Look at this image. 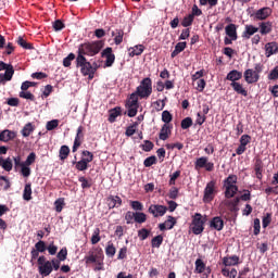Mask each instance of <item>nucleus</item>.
<instances>
[{"instance_id": "nucleus-30", "label": "nucleus", "mask_w": 278, "mask_h": 278, "mask_svg": "<svg viewBox=\"0 0 278 278\" xmlns=\"http://www.w3.org/2000/svg\"><path fill=\"white\" fill-rule=\"evenodd\" d=\"M111 36H114V42L115 45H122L123 43V37L125 36V31L123 29H116L111 33Z\"/></svg>"}, {"instance_id": "nucleus-20", "label": "nucleus", "mask_w": 278, "mask_h": 278, "mask_svg": "<svg viewBox=\"0 0 278 278\" xmlns=\"http://www.w3.org/2000/svg\"><path fill=\"white\" fill-rule=\"evenodd\" d=\"M175 225H177V219H175V217H173V216H168L167 220H165V223H162L159 225V229L161 231H165V229H173V227H175Z\"/></svg>"}, {"instance_id": "nucleus-9", "label": "nucleus", "mask_w": 278, "mask_h": 278, "mask_svg": "<svg viewBox=\"0 0 278 278\" xmlns=\"http://www.w3.org/2000/svg\"><path fill=\"white\" fill-rule=\"evenodd\" d=\"M148 212L149 214H152L154 218H160V216H164V214L168 212V207L162 204H151Z\"/></svg>"}, {"instance_id": "nucleus-36", "label": "nucleus", "mask_w": 278, "mask_h": 278, "mask_svg": "<svg viewBox=\"0 0 278 278\" xmlns=\"http://www.w3.org/2000/svg\"><path fill=\"white\" fill-rule=\"evenodd\" d=\"M105 254L108 257H114L116 255V247L112 241H109L105 248Z\"/></svg>"}, {"instance_id": "nucleus-10", "label": "nucleus", "mask_w": 278, "mask_h": 278, "mask_svg": "<svg viewBox=\"0 0 278 278\" xmlns=\"http://www.w3.org/2000/svg\"><path fill=\"white\" fill-rule=\"evenodd\" d=\"M84 126H79L76 130V137L72 148L73 153L77 152V149H79L81 147V142H84Z\"/></svg>"}, {"instance_id": "nucleus-60", "label": "nucleus", "mask_w": 278, "mask_h": 278, "mask_svg": "<svg viewBox=\"0 0 278 278\" xmlns=\"http://www.w3.org/2000/svg\"><path fill=\"white\" fill-rule=\"evenodd\" d=\"M13 164H12V159L8 157L4 159L3 163H2V168L4 170H7V173H10V170H12Z\"/></svg>"}, {"instance_id": "nucleus-6", "label": "nucleus", "mask_w": 278, "mask_h": 278, "mask_svg": "<svg viewBox=\"0 0 278 278\" xmlns=\"http://www.w3.org/2000/svg\"><path fill=\"white\" fill-rule=\"evenodd\" d=\"M194 168L195 170H201V168H205L207 173H212V170H214V163L210 162V159H207V156H201L195 160Z\"/></svg>"}, {"instance_id": "nucleus-50", "label": "nucleus", "mask_w": 278, "mask_h": 278, "mask_svg": "<svg viewBox=\"0 0 278 278\" xmlns=\"http://www.w3.org/2000/svg\"><path fill=\"white\" fill-rule=\"evenodd\" d=\"M254 172L256 175V179H260V181H262V178L264 177V175L262 174L264 173V165H260V164L254 165Z\"/></svg>"}, {"instance_id": "nucleus-46", "label": "nucleus", "mask_w": 278, "mask_h": 278, "mask_svg": "<svg viewBox=\"0 0 278 278\" xmlns=\"http://www.w3.org/2000/svg\"><path fill=\"white\" fill-rule=\"evenodd\" d=\"M135 223L142 225V223H147V214L142 212H135Z\"/></svg>"}, {"instance_id": "nucleus-24", "label": "nucleus", "mask_w": 278, "mask_h": 278, "mask_svg": "<svg viewBox=\"0 0 278 278\" xmlns=\"http://www.w3.org/2000/svg\"><path fill=\"white\" fill-rule=\"evenodd\" d=\"M230 86L232 90L237 92V94H241L242 97H249V91L242 86L240 83H231Z\"/></svg>"}, {"instance_id": "nucleus-2", "label": "nucleus", "mask_w": 278, "mask_h": 278, "mask_svg": "<svg viewBox=\"0 0 278 278\" xmlns=\"http://www.w3.org/2000/svg\"><path fill=\"white\" fill-rule=\"evenodd\" d=\"M76 68H80L81 75H84V77H88L89 81H91V79H94V73H97L98 67L97 63H93L91 65L88 59H86V56L77 55Z\"/></svg>"}, {"instance_id": "nucleus-4", "label": "nucleus", "mask_w": 278, "mask_h": 278, "mask_svg": "<svg viewBox=\"0 0 278 278\" xmlns=\"http://www.w3.org/2000/svg\"><path fill=\"white\" fill-rule=\"evenodd\" d=\"M205 223H206L205 217L203 218V215H201V213H195L192 216V222H191L192 233H194V236H201V232L205 231Z\"/></svg>"}, {"instance_id": "nucleus-33", "label": "nucleus", "mask_w": 278, "mask_h": 278, "mask_svg": "<svg viewBox=\"0 0 278 278\" xmlns=\"http://www.w3.org/2000/svg\"><path fill=\"white\" fill-rule=\"evenodd\" d=\"M142 53H144V46L142 45L135 46L129 49L130 58H135V55H142Z\"/></svg>"}, {"instance_id": "nucleus-52", "label": "nucleus", "mask_w": 278, "mask_h": 278, "mask_svg": "<svg viewBox=\"0 0 278 278\" xmlns=\"http://www.w3.org/2000/svg\"><path fill=\"white\" fill-rule=\"evenodd\" d=\"M192 125H193L192 117H186L181 121L180 127L181 129H190Z\"/></svg>"}, {"instance_id": "nucleus-11", "label": "nucleus", "mask_w": 278, "mask_h": 278, "mask_svg": "<svg viewBox=\"0 0 278 278\" xmlns=\"http://www.w3.org/2000/svg\"><path fill=\"white\" fill-rule=\"evenodd\" d=\"M247 84H257L260 81V74H256L253 70H245L243 73Z\"/></svg>"}, {"instance_id": "nucleus-23", "label": "nucleus", "mask_w": 278, "mask_h": 278, "mask_svg": "<svg viewBox=\"0 0 278 278\" xmlns=\"http://www.w3.org/2000/svg\"><path fill=\"white\" fill-rule=\"evenodd\" d=\"M0 135L2 142H10V140H14V138H16V132L9 129L2 130Z\"/></svg>"}, {"instance_id": "nucleus-14", "label": "nucleus", "mask_w": 278, "mask_h": 278, "mask_svg": "<svg viewBox=\"0 0 278 278\" xmlns=\"http://www.w3.org/2000/svg\"><path fill=\"white\" fill-rule=\"evenodd\" d=\"M260 31L258 27H255L254 25H245L244 30L241 35L244 40L251 39V36H255Z\"/></svg>"}, {"instance_id": "nucleus-21", "label": "nucleus", "mask_w": 278, "mask_h": 278, "mask_svg": "<svg viewBox=\"0 0 278 278\" xmlns=\"http://www.w3.org/2000/svg\"><path fill=\"white\" fill-rule=\"evenodd\" d=\"M266 58H270V55H275L278 53V45L275 41L268 42L265 45Z\"/></svg>"}, {"instance_id": "nucleus-32", "label": "nucleus", "mask_w": 278, "mask_h": 278, "mask_svg": "<svg viewBox=\"0 0 278 278\" xmlns=\"http://www.w3.org/2000/svg\"><path fill=\"white\" fill-rule=\"evenodd\" d=\"M169 134H170V126H168V124H164L159 135L160 140H168Z\"/></svg>"}, {"instance_id": "nucleus-1", "label": "nucleus", "mask_w": 278, "mask_h": 278, "mask_svg": "<svg viewBox=\"0 0 278 278\" xmlns=\"http://www.w3.org/2000/svg\"><path fill=\"white\" fill-rule=\"evenodd\" d=\"M104 45L103 40L81 43L78 47L77 55H83L84 58L89 55V58H94V55L101 52Z\"/></svg>"}, {"instance_id": "nucleus-58", "label": "nucleus", "mask_w": 278, "mask_h": 278, "mask_svg": "<svg viewBox=\"0 0 278 278\" xmlns=\"http://www.w3.org/2000/svg\"><path fill=\"white\" fill-rule=\"evenodd\" d=\"M68 255V250L66 248H63L60 250V252L56 254V257L60 262L66 261V257Z\"/></svg>"}, {"instance_id": "nucleus-53", "label": "nucleus", "mask_w": 278, "mask_h": 278, "mask_svg": "<svg viewBox=\"0 0 278 278\" xmlns=\"http://www.w3.org/2000/svg\"><path fill=\"white\" fill-rule=\"evenodd\" d=\"M75 53H70L66 58L63 59V66L65 68H68L73 62V60H75Z\"/></svg>"}, {"instance_id": "nucleus-44", "label": "nucleus", "mask_w": 278, "mask_h": 278, "mask_svg": "<svg viewBox=\"0 0 278 278\" xmlns=\"http://www.w3.org/2000/svg\"><path fill=\"white\" fill-rule=\"evenodd\" d=\"M136 129H138V122H134L130 126L126 128L125 136L131 138V136L136 134Z\"/></svg>"}, {"instance_id": "nucleus-47", "label": "nucleus", "mask_w": 278, "mask_h": 278, "mask_svg": "<svg viewBox=\"0 0 278 278\" xmlns=\"http://www.w3.org/2000/svg\"><path fill=\"white\" fill-rule=\"evenodd\" d=\"M153 164H157V157L155 155L149 156L143 161V166H146V168H151Z\"/></svg>"}, {"instance_id": "nucleus-34", "label": "nucleus", "mask_w": 278, "mask_h": 278, "mask_svg": "<svg viewBox=\"0 0 278 278\" xmlns=\"http://www.w3.org/2000/svg\"><path fill=\"white\" fill-rule=\"evenodd\" d=\"M222 275L224 277H229V278H237L238 277V269L237 268H229L225 267L222 269Z\"/></svg>"}, {"instance_id": "nucleus-48", "label": "nucleus", "mask_w": 278, "mask_h": 278, "mask_svg": "<svg viewBox=\"0 0 278 278\" xmlns=\"http://www.w3.org/2000/svg\"><path fill=\"white\" fill-rule=\"evenodd\" d=\"M130 207L135 210V212H142L144 210V204L140 201H130Z\"/></svg>"}, {"instance_id": "nucleus-37", "label": "nucleus", "mask_w": 278, "mask_h": 278, "mask_svg": "<svg viewBox=\"0 0 278 278\" xmlns=\"http://www.w3.org/2000/svg\"><path fill=\"white\" fill-rule=\"evenodd\" d=\"M162 242H164V237L162 235H157L156 237L152 238L151 240L152 249H160V247H162Z\"/></svg>"}, {"instance_id": "nucleus-28", "label": "nucleus", "mask_w": 278, "mask_h": 278, "mask_svg": "<svg viewBox=\"0 0 278 278\" xmlns=\"http://www.w3.org/2000/svg\"><path fill=\"white\" fill-rule=\"evenodd\" d=\"M227 205L230 210V212L232 213H237V212H240V207H238V205H240V198H235L233 200H230L227 202Z\"/></svg>"}, {"instance_id": "nucleus-62", "label": "nucleus", "mask_w": 278, "mask_h": 278, "mask_svg": "<svg viewBox=\"0 0 278 278\" xmlns=\"http://www.w3.org/2000/svg\"><path fill=\"white\" fill-rule=\"evenodd\" d=\"M36 162V153L31 152L27 155L26 161L24 162V166H31Z\"/></svg>"}, {"instance_id": "nucleus-16", "label": "nucleus", "mask_w": 278, "mask_h": 278, "mask_svg": "<svg viewBox=\"0 0 278 278\" xmlns=\"http://www.w3.org/2000/svg\"><path fill=\"white\" fill-rule=\"evenodd\" d=\"M226 36L231 40H238V26L236 24H228L225 27Z\"/></svg>"}, {"instance_id": "nucleus-25", "label": "nucleus", "mask_w": 278, "mask_h": 278, "mask_svg": "<svg viewBox=\"0 0 278 278\" xmlns=\"http://www.w3.org/2000/svg\"><path fill=\"white\" fill-rule=\"evenodd\" d=\"M39 273L43 277H49V275L53 273V265H51L50 261H47L43 265L39 266Z\"/></svg>"}, {"instance_id": "nucleus-7", "label": "nucleus", "mask_w": 278, "mask_h": 278, "mask_svg": "<svg viewBox=\"0 0 278 278\" xmlns=\"http://www.w3.org/2000/svg\"><path fill=\"white\" fill-rule=\"evenodd\" d=\"M103 260V249L94 248L93 251H89V255L85 256L86 264H97Z\"/></svg>"}, {"instance_id": "nucleus-49", "label": "nucleus", "mask_w": 278, "mask_h": 278, "mask_svg": "<svg viewBox=\"0 0 278 278\" xmlns=\"http://www.w3.org/2000/svg\"><path fill=\"white\" fill-rule=\"evenodd\" d=\"M193 23H194V18L192 17V15L188 14L182 18L181 26L190 27Z\"/></svg>"}, {"instance_id": "nucleus-55", "label": "nucleus", "mask_w": 278, "mask_h": 278, "mask_svg": "<svg viewBox=\"0 0 278 278\" xmlns=\"http://www.w3.org/2000/svg\"><path fill=\"white\" fill-rule=\"evenodd\" d=\"M58 125H60L59 119L49 121L46 125V129L47 131H53V129H56Z\"/></svg>"}, {"instance_id": "nucleus-26", "label": "nucleus", "mask_w": 278, "mask_h": 278, "mask_svg": "<svg viewBox=\"0 0 278 278\" xmlns=\"http://www.w3.org/2000/svg\"><path fill=\"white\" fill-rule=\"evenodd\" d=\"M92 162V157L90 159H81L80 161H74L77 170H88V164Z\"/></svg>"}, {"instance_id": "nucleus-17", "label": "nucleus", "mask_w": 278, "mask_h": 278, "mask_svg": "<svg viewBox=\"0 0 278 278\" xmlns=\"http://www.w3.org/2000/svg\"><path fill=\"white\" fill-rule=\"evenodd\" d=\"M205 270H207V275L212 273V268L207 267L203 260L197 258L194 273H197L198 275H202V273H205Z\"/></svg>"}, {"instance_id": "nucleus-15", "label": "nucleus", "mask_w": 278, "mask_h": 278, "mask_svg": "<svg viewBox=\"0 0 278 278\" xmlns=\"http://www.w3.org/2000/svg\"><path fill=\"white\" fill-rule=\"evenodd\" d=\"M258 30L261 36H268L273 31V22H261L258 23Z\"/></svg>"}, {"instance_id": "nucleus-29", "label": "nucleus", "mask_w": 278, "mask_h": 278, "mask_svg": "<svg viewBox=\"0 0 278 278\" xmlns=\"http://www.w3.org/2000/svg\"><path fill=\"white\" fill-rule=\"evenodd\" d=\"M224 188H226L225 190L226 199H233V197H236V194L238 193V186H226Z\"/></svg>"}, {"instance_id": "nucleus-3", "label": "nucleus", "mask_w": 278, "mask_h": 278, "mask_svg": "<svg viewBox=\"0 0 278 278\" xmlns=\"http://www.w3.org/2000/svg\"><path fill=\"white\" fill-rule=\"evenodd\" d=\"M139 99H149L153 94V80L150 77L143 78L136 88Z\"/></svg>"}, {"instance_id": "nucleus-18", "label": "nucleus", "mask_w": 278, "mask_h": 278, "mask_svg": "<svg viewBox=\"0 0 278 278\" xmlns=\"http://www.w3.org/2000/svg\"><path fill=\"white\" fill-rule=\"evenodd\" d=\"M106 202L110 210H114V207H121V205H123V199L118 195H110L106 199Z\"/></svg>"}, {"instance_id": "nucleus-61", "label": "nucleus", "mask_w": 278, "mask_h": 278, "mask_svg": "<svg viewBox=\"0 0 278 278\" xmlns=\"http://www.w3.org/2000/svg\"><path fill=\"white\" fill-rule=\"evenodd\" d=\"M150 235H151V230H149L147 228H142V229L138 230V236L140 238V240H147V238H149Z\"/></svg>"}, {"instance_id": "nucleus-5", "label": "nucleus", "mask_w": 278, "mask_h": 278, "mask_svg": "<svg viewBox=\"0 0 278 278\" xmlns=\"http://www.w3.org/2000/svg\"><path fill=\"white\" fill-rule=\"evenodd\" d=\"M216 181L211 180L204 188L203 203H212L216 197Z\"/></svg>"}, {"instance_id": "nucleus-8", "label": "nucleus", "mask_w": 278, "mask_h": 278, "mask_svg": "<svg viewBox=\"0 0 278 278\" xmlns=\"http://www.w3.org/2000/svg\"><path fill=\"white\" fill-rule=\"evenodd\" d=\"M271 14L273 9H270L269 7H264L252 13L251 18H253V21H266V18H268Z\"/></svg>"}, {"instance_id": "nucleus-22", "label": "nucleus", "mask_w": 278, "mask_h": 278, "mask_svg": "<svg viewBox=\"0 0 278 278\" xmlns=\"http://www.w3.org/2000/svg\"><path fill=\"white\" fill-rule=\"evenodd\" d=\"M224 266H238L240 264V256L232 255V256H225L223 258Z\"/></svg>"}, {"instance_id": "nucleus-13", "label": "nucleus", "mask_w": 278, "mask_h": 278, "mask_svg": "<svg viewBox=\"0 0 278 278\" xmlns=\"http://www.w3.org/2000/svg\"><path fill=\"white\" fill-rule=\"evenodd\" d=\"M210 227L211 229H215V231H223V229L225 228V222L223 220V217H213L210 222Z\"/></svg>"}, {"instance_id": "nucleus-39", "label": "nucleus", "mask_w": 278, "mask_h": 278, "mask_svg": "<svg viewBox=\"0 0 278 278\" xmlns=\"http://www.w3.org/2000/svg\"><path fill=\"white\" fill-rule=\"evenodd\" d=\"M31 134H34V125H31V123H27L22 129V136L24 138H29Z\"/></svg>"}, {"instance_id": "nucleus-51", "label": "nucleus", "mask_w": 278, "mask_h": 278, "mask_svg": "<svg viewBox=\"0 0 278 278\" xmlns=\"http://www.w3.org/2000/svg\"><path fill=\"white\" fill-rule=\"evenodd\" d=\"M21 99H26L27 101H36V96L29 91H21L20 92Z\"/></svg>"}, {"instance_id": "nucleus-12", "label": "nucleus", "mask_w": 278, "mask_h": 278, "mask_svg": "<svg viewBox=\"0 0 278 278\" xmlns=\"http://www.w3.org/2000/svg\"><path fill=\"white\" fill-rule=\"evenodd\" d=\"M101 55H102V58H106V60H105L106 67L112 66L116 60V55H114V53H112V48H110V47L104 49L102 51Z\"/></svg>"}, {"instance_id": "nucleus-27", "label": "nucleus", "mask_w": 278, "mask_h": 278, "mask_svg": "<svg viewBox=\"0 0 278 278\" xmlns=\"http://www.w3.org/2000/svg\"><path fill=\"white\" fill-rule=\"evenodd\" d=\"M188 47V43L186 41H180L175 46L174 51L170 53V58H177V55H179V53H181L182 51L186 50V48Z\"/></svg>"}, {"instance_id": "nucleus-45", "label": "nucleus", "mask_w": 278, "mask_h": 278, "mask_svg": "<svg viewBox=\"0 0 278 278\" xmlns=\"http://www.w3.org/2000/svg\"><path fill=\"white\" fill-rule=\"evenodd\" d=\"M100 233H101V229L96 228V229L93 230V233H92V236H91V244H99V242H101V236H100Z\"/></svg>"}, {"instance_id": "nucleus-35", "label": "nucleus", "mask_w": 278, "mask_h": 278, "mask_svg": "<svg viewBox=\"0 0 278 278\" xmlns=\"http://www.w3.org/2000/svg\"><path fill=\"white\" fill-rule=\"evenodd\" d=\"M4 78H7V81H12V77H14V66L12 64H9L4 68Z\"/></svg>"}, {"instance_id": "nucleus-63", "label": "nucleus", "mask_w": 278, "mask_h": 278, "mask_svg": "<svg viewBox=\"0 0 278 278\" xmlns=\"http://www.w3.org/2000/svg\"><path fill=\"white\" fill-rule=\"evenodd\" d=\"M162 121L163 123H165L166 125L168 123H170V121H173V115L170 114V112L168 111H163L162 113Z\"/></svg>"}, {"instance_id": "nucleus-40", "label": "nucleus", "mask_w": 278, "mask_h": 278, "mask_svg": "<svg viewBox=\"0 0 278 278\" xmlns=\"http://www.w3.org/2000/svg\"><path fill=\"white\" fill-rule=\"evenodd\" d=\"M17 45L22 47V49L31 50L34 49V43L27 42L22 36L17 38Z\"/></svg>"}, {"instance_id": "nucleus-64", "label": "nucleus", "mask_w": 278, "mask_h": 278, "mask_svg": "<svg viewBox=\"0 0 278 278\" xmlns=\"http://www.w3.org/2000/svg\"><path fill=\"white\" fill-rule=\"evenodd\" d=\"M268 79L273 81L278 79V65L270 71V73L268 74Z\"/></svg>"}, {"instance_id": "nucleus-38", "label": "nucleus", "mask_w": 278, "mask_h": 278, "mask_svg": "<svg viewBox=\"0 0 278 278\" xmlns=\"http://www.w3.org/2000/svg\"><path fill=\"white\" fill-rule=\"evenodd\" d=\"M70 154H71V149L68 148V146H62L59 151L60 160H62V162H64V160H66Z\"/></svg>"}, {"instance_id": "nucleus-54", "label": "nucleus", "mask_w": 278, "mask_h": 278, "mask_svg": "<svg viewBox=\"0 0 278 278\" xmlns=\"http://www.w3.org/2000/svg\"><path fill=\"white\" fill-rule=\"evenodd\" d=\"M144 143L141 144V149L142 151H146V153H149V151H153V148L155 147V144H153L152 141L150 140H144Z\"/></svg>"}, {"instance_id": "nucleus-31", "label": "nucleus", "mask_w": 278, "mask_h": 278, "mask_svg": "<svg viewBox=\"0 0 278 278\" xmlns=\"http://www.w3.org/2000/svg\"><path fill=\"white\" fill-rule=\"evenodd\" d=\"M121 108L116 106L112 110H110V114H109V123H116V118H118V116H121Z\"/></svg>"}, {"instance_id": "nucleus-57", "label": "nucleus", "mask_w": 278, "mask_h": 278, "mask_svg": "<svg viewBox=\"0 0 278 278\" xmlns=\"http://www.w3.org/2000/svg\"><path fill=\"white\" fill-rule=\"evenodd\" d=\"M189 15L192 16V18L194 20V16H202L203 11L199 9V5L193 4L191 8V13Z\"/></svg>"}, {"instance_id": "nucleus-56", "label": "nucleus", "mask_w": 278, "mask_h": 278, "mask_svg": "<svg viewBox=\"0 0 278 278\" xmlns=\"http://www.w3.org/2000/svg\"><path fill=\"white\" fill-rule=\"evenodd\" d=\"M64 198H59L58 200H55L54 202V207H55V212L60 213L62 212V210H64Z\"/></svg>"}, {"instance_id": "nucleus-43", "label": "nucleus", "mask_w": 278, "mask_h": 278, "mask_svg": "<svg viewBox=\"0 0 278 278\" xmlns=\"http://www.w3.org/2000/svg\"><path fill=\"white\" fill-rule=\"evenodd\" d=\"M24 201H31V184H26L23 192Z\"/></svg>"}, {"instance_id": "nucleus-19", "label": "nucleus", "mask_w": 278, "mask_h": 278, "mask_svg": "<svg viewBox=\"0 0 278 278\" xmlns=\"http://www.w3.org/2000/svg\"><path fill=\"white\" fill-rule=\"evenodd\" d=\"M226 79L228 81H231V84H237L238 81H240V79H242V72L238 70H232L227 74Z\"/></svg>"}, {"instance_id": "nucleus-59", "label": "nucleus", "mask_w": 278, "mask_h": 278, "mask_svg": "<svg viewBox=\"0 0 278 278\" xmlns=\"http://www.w3.org/2000/svg\"><path fill=\"white\" fill-rule=\"evenodd\" d=\"M35 249L39 252V253H45V251H47V243L42 240H39L36 244H35Z\"/></svg>"}, {"instance_id": "nucleus-41", "label": "nucleus", "mask_w": 278, "mask_h": 278, "mask_svg": "<svg viewBox=\"0 0 278 278\" xmlns=\"http://www.w3.org/2000/svg\"><path fill=\"white\" fill-rule=\"evenodd\" d=\"M138 99H140V96L136 91L132 92L128 100V108H138Z\"/></svg>"}, {"instance_id": "nucleus-42", "label": "nucleus", "mask_w": 278, "mask_h": 278, "mask_svg": "<svg viewBox=\"0 0 278 278\" xmlns=\"http://www.w3.org/2000/svg\"><path fill=\"white\" fill-rule=\"evenodd\" d=\"M238 184V176L237 175H229L225 180H224V187L227 186H236Z\"/></svg>"}]
</instances>
